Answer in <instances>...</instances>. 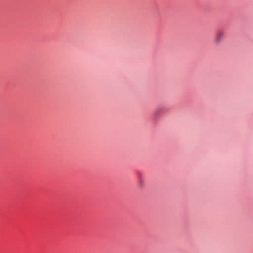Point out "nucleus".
I'll list each match as a JSON object with an SVG mask.
<instances>
[{
  "mask_svg": "<svg viewBox=\"0 0 253 253\" xmlns=\"http://www.w3.org/2000/svg\"><path fill=\"white\" fill-rule=\"evenodd\" d=\"M224 35L225 32L223 30H219L217 32L215 39V43L216 44H219L221 43Z\"/></svg>",
  "mask_w": 253,
  "mask_h": 253,
  "instance_id": "f257e3e1",
  "label": "nucleus"
}]
</instances>
